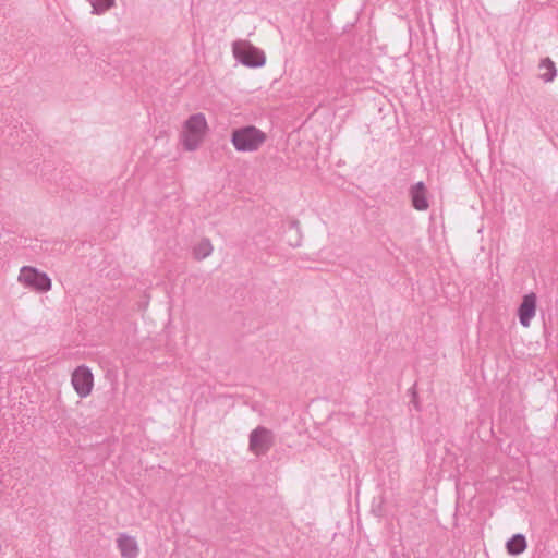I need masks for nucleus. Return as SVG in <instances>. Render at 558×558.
<instances>
[{"instance_id": "obj_1", "label": "nucleus", "mask_w": 558, "mask_h": 558, "mask_svg": "<svg viewBox=\"0 0 558 558\" xmlns=\"http://www.w3.org/2000/svg\"><path fill=\"white\" fill-rule=\"evenodd\" d=\"M208 132L206 117L198 112L190 116L182 125L180 142L186 151H195L203 144Z\"/></svg>"}, {"instance_id": "obj_2", "label": "nucleus", "mask_w": 558, "mask_h": 558, "mask_svg": "<svg viewBox=\"0 0 558 558\" xmlns=\"http://www.w3.org/2000/svg\"><path fill=\"white\" fill-rule=\"evenodd\" d=\"M266 134L254 125H247L233 130L231 143L241 153L258 150L265 143Z\"/></svg>"}, {"instance_id": "obj_3", "label": "nucleus", "mask_w": 558, "mask_h": 558, "mask_svg": "<svg viewBox=\"0 0 558 558\" xmlns=\"http://www.w3.org/2000/svg\"><path fill=\"white\" fill-rule=\"evenodd\" d=\"M17 281L38 293H45L51 289V279L47 274L32 266H23L20 269Z\"/></svg>"}, {"instance_id": "obj_4", "label": "nucleus", "mask_w": 558, "mask_h": 558, "mask_svg": "<svg viewBox=\"0 0 558 558\" xmlns=\"http://www.w3.org/2000/svg\"><path fill=\"white\" fill-rule=\"evenodd\" d=\"M234 57L247 66H262L265 63L263 51L246 40L235 41L233 45Z\"/></svg>"}, {"instance_id": "obj_5", "label": "nucleus", "mask_w": 558, "mask_h": 558, "mask_svg": "<svg viewBox=\"0 0 558 558\" xmlns=\"http://www.w3.org/2000/svg\"><path fill=\"white\" fill-rule=\"evenodd\" d=\"M274 445V435L272 433L259 426L255 428L250 435V451L255 456L265 454Z\"/></svg>"}, {"instance_id": "obj_6", "label": "nucleus", "mask_w": 558, "mask_h": 558, "mask_svg": "<svg viewBox=\"0 0 558 558\" xmlns=\"http://www.w3.org/2000/svg\"><path fill=\"white\" fill-rule=\"evenodd\" d=\"M72 385L80 397H87L92 392L94 385L90 369L86 366H78L72 374Z\"/></svg>"}, {"instance_id": "obj_7", "label": "nucleus", "mask_w": 558, "mask_h": 558, "mask_svg": "<svg viewBox=\"0 0 558 558\" xmlns=\"http://www.w3.org/2000/svg\"><path fill=\"white\" fill-rule=\"evenodd\" d=\"M536 313V295L534 293L526 294L519 307V319L522 326L529 327L531 319Z\"/></svg>"}, {"instance_id": "obj_8", "label": "nucleus", "mask_w": 558, "mask_h": 558, "mask_svg": "<svg viewBox=\"0 0 558 558\" xmlns=\"http://www.w3.org/2000/svg\"><path fill=\"white\" fill-rule=\"evenodd\" d=\"M117 546L123 558H136L140 553L138 544L135 537L121 533L117 538Z\"/></svg>"}, {"instance_id": "obj_9", "label": "nucleus", "mask_w": 558, "mask_h": 558, "mask_svg": "<svg viewBox=\"0 0 558 558\" xmlns=\"http://www.w3.org/2000/svg\"><path fill=\"white\" fill-rule=\"evenodd\" d=\"M412 205L417 210H426L428 208V201L426 197V187L423 182H418L410 190Z\"/></svg>"}, {"instance_id": "obj_10", "label": "nucleus", "mask_w": 558, "mask_h": 558, "mask_svg": "<svg viewBox=\"0 0 558 558\" xmlns=\"http://www.w3.org/2000/svg\"><path fill=\"white\" fill-rule=\"evenodd\" d=\"M526 539L523 535L517 534L513 535L508 542H507V550L510 555H520L526 549Z\"/></svg>"}, {"instance_id": "obj_11", "label": "nucleus", "mask_w": 558, "mask_h": 558, "mask_svg": "<svg viewBox=\"0 0 558 558\" xmlns=\"http://www.w3.org/2000/svg\"><path fill=\"white\" fill-rule=\"evenodd\" d=\"M213 244L208 239H202L193 248L194 258L202 260L213 253Z\"/></svg>"}, {"instance_id": "obj_12", "label": "nucleus", "mask_w": 558, "mask_h": 558, "mask_svg": "<svg viewBox=\"0 0 558 558\" xmlns=\"http://www.w3.org/2000/svg\"><path fill=\"white\" fill-rule=\"evenodd\" d=\"M92 7L93 14H104L116 5V0H87Z\"/></svg>"}, {"instance_id": "obj_13", "label": "nucleus", "mask_w": 558, "mask_h": 558, "mask_svg": "<svg viewBox=\"0 0 558 558\" xmlns=\"http://www.w3.org/2000/svg\"><path fill=\"white\" fill-rule=\"evenodd\" d=\"M539 76L545 82H551L556 75L554 63L549 59H544L539 64Z\"/></svg>"}]
</instances>
